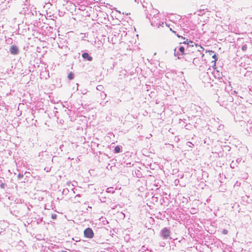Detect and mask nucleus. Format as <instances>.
<instances>
[{"instance_id":"obj_1","label":"nucleus","mask_w":252,"mask_h":252,"mask_svg":"<svg viewBox=\"0 0 252 252\" xmlns=\"http://www.w3.org/2000/svg\"><path fill=\"white\" fill-rule=\"evenodd\" d=\"M84 234L85 237L92 238L94 236V233L91 228H87L84 231Z\"/></svg>"},{"instance_id":"obj_2","label":"nucleus","mask_w":252,"mask_h":252,"mask_svg":"<svg viewBox=\"0 0 252 252\" xmlns=\"http://www.w3.org/2000/svg\"><path fill=\"white\" fill-rule=\"evenodd\" d=\"M161 236L164 239H167L170 235V230L167 228H164L161 231Z\"/></svg>"},{"instance_id":"obj_3","label":"nucleus","mask_w":252,"mask_h":252,"mask_svg":"<svg viewBox=\"0 0 252 252\" xmlns=\"http://www.w3.org/2000/svg\"><path fill=\"white\" fill-rule=\"evenodd\" d=\"M10 53L12 55H17L19 53L18 47L16 45H12L9 49Z\"/></svg>"},{"instance_id":"obj_4","label":"nucleus","mask_w":252,"mask_h":252,"mask_svg":"<svg viewBox=\"0 0 252 252\" xmlns=\"http://www.w3.org/2000/svg\"><path fill=\"white\" fill-rule=\"evenodd\" d=\"M179 51L180 53H179L177 52V56H178V58L180 59V56H182V55H185V48L183 46H181L179 48Z\"/></svg>"},{"instance_id":"obj_5","label":"nucleus","mask_w":252,"mask_h":252,"mask_svg":"<svg viewBox=\"0 0 252 252\" xmlns=\"http://www.w3.org/2000/svg\"><path fill=\"white\" fill-rule=\"evenodd\" d=\"M82 56L84 59H87L89 61H91L93 60V58L88 53H84Z\"/></svg>"},{"instance_id":"obj_6","label":"nucleus","mask_w":252,"mask_h":252,"mask_svg":"<svg viewBox=\"0 0 252 252\" xmlns=\"http://www.w3.org/2000/svg\"><path fill=\"white\" fill-rule=\"evenodd\" d=\"M74 74L72 72H70L67 77L69 80H72L74 78Z\"/></svg>"},{"instance_id":"obj_7","label":"nucleus","mask_w":252,"mask_h":252,"mask_svg":"<svg viewBox=\"0 0 252 252\" xmlns=\"http://www.w3.org/2000/svg\"><path fill=\"white\" fill-rule=\"evenodd\" d=\"M121 149L120 147L118 146L115 147L114 149L115 153H118L120 152Z\"/></svg>"},{"instance_id":"obj_8","label":"nucleus","mask_w":252,"mask_h":252,"mask_svg":"<svg viewBox=\"0 0 252 252\" xmlns=\"http://www.w3.org/2000/svg\"><path fill=\"white\" fill-rule=\"evenodd\" d=\"M247 49V46L246 45H244L242 47V50L243 51H246V50Z\"/></svg>"},{"instance_id":"obj_9","label":"nucleus","mask_w":252,"mask_h":252,"mask_svg":"<svg viewBox=\"0 0 252 252\" xmlns=\"http://www.w3.org/2000/svg\"><path fill=\"white\" fill-rule=\"evenodd\" d=\"M51 218L53 219H56L57 218V215L55 214H52L51 215Z\"/></svg>"},{"instance_id":"obj_10","label":"nucleus","mask_w":252,"mask_h":252,"mask_svg":"<svg viewBox=\"0 0 252 252\" xmlns=\"http://www.w3.org/2000/svg\"><path fill=\"white\" fill-rule=\"evenodd\" d=\"M227 233H228V231H227V230H226V229H223V230H222V233H223V234H227Z\"/></svg>"},{"instance_id":"obj_11","label":"nucleus","mask_w":252,"mask_h":252,"mask_svg":"<svg viewBox=\"0 0 252 252\" xmlns=\"http://www.w3.org/2000/svg\"><path fill=\"white\" fill-rule=\"evenodd\" d=\"M0 187H1V188H4V185L3 184H2L0 185Z\"/></svg>"},{"instance_id":"obj_12","label":"nucleus","mask_w":252,"mask_h":252,"mask_svg":"<svg viewBox=\"0 0 252 252\" xmlns=\"http://www.w3.org/2000/svg\"><path fill=\"white\" fill-rule=\"evenodd\" d=\"M189 44H190V45H192V43H193V42L190 40L189 41Z\"/></svg>"},{"instance_id":"obj_13","label":"nucleus","mask_w":252,"mask_h":252,"mask_svg":"<svg viewBox=\"0 0 252 252\" xmlns=\"http://www.w3.org/2000/svg\"><path fill=\"white\" fill-rule=\"evenodd\" d=\"M189 44H190V45H192V43H193V42L190 40L189 41Z\"/></svg>"},{"instance_id":"obj_14","label":"nucleus","mask_w":252,"mask_h":252,"mask_svg":"<svg viewBox=\"0 0 252 252\" xmlns=\"http://www.w3.org/2000/svg\"><path fill=\"white\" fill-rule=\"evenodd\" d=\"M189 44H190V45H192V43H193V42L190 40L189 41Z\"/></svg>"},{"instance_id":"obj_15","label":"nucleus","mask_w":252,"mask_h":252,"mask_svg":"<svg viewBox=\"0 0 252 252\" xmlns=\"http://www.w3.org/2000/svg\"><path fill=\"white\" fill-rule=\"evenodd\" d=\"M177 36H178V37H181V38H183V36H180V35H177Z\"/></svg>"},{"instance_id":"obj_16","label":"nucleus","mask_w":252,"mask_h":252,"mask_svg":"<svg viewBox=\"0 0 252 252\" xmlns=\"http://www.w3.org/2000/svg\"><path fill=\"white\" fill-rule=\"evenodd\" d=\"M213 57L214 58H216V55H214L213 56Z\"/></svg>"},{"instance_id":"obj_17","label":"nucleus","mask_w":252,"mask_h":252,"mask_svg":"<svg viewBox=\"0 0 252 252\" xmlns=\"http://www.w3.org/2000/svg\"><path fill=\"white\" fill-rule=\"evenodd\" d=\"M176 49H177L176 48L174 49L175 52L176 51Z\"/></svg>"},{"instance_id":"obj_18","label":"nucleus","mask_w":252,"mask_h":252,"mask_svg":"<svg viewBox=\"0 0 252 252\" xmlns=\"http://www.w3.org/2000/svg\"><path fill=\"white\" fill-rule=\"evenodd\" d=\"M66 252V251H63V252Z\"/></svg>"}]
</instances>
